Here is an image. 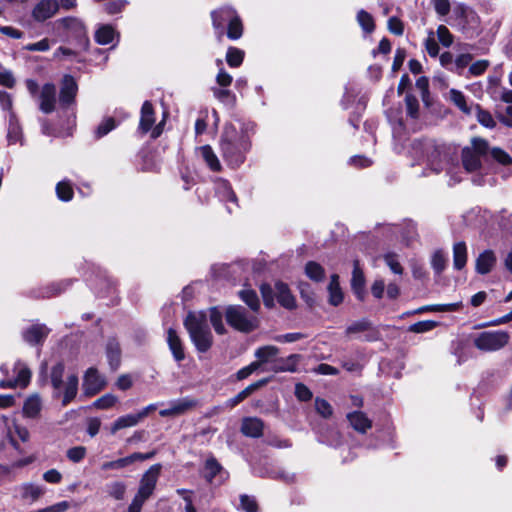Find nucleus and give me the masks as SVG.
I'll return each mask as SVG.
<instances>
[{
	"instance_id": "obj_46",
	"label": "nucleus",
	"mask_w": 512,
	"mask_h": 512,
	"mask_svg": "<svg viewBox=\"0 0 512 512\" xmlns=\"http://www.w3.org/2000/svg\"><path fill=\"white\" fill-rule=\"evenodd\" d=\"M462 307V302L448 303V304H436L426 307H422L418 312L432 311V312H453L458 311Z\"/></svg>"
},
{
	"instance_id": "obj_16",
	"label": "nucleus",
	"mask_w": 512,
	"mask_h": 512,
	"mask_svg": "<svg viewBox=\"0 0 512 512\" xmlns=\"http://www.w3.org/2000/svg\"><path fill=\"white\" fill-rule=\"evenodd\" d=\"M56 105V86L52 83H46L42 86L39 96V109L49 114L54 111Z\"/></svg>"
},
{
	"instance_id": "obj_33",
	"label": "nucleus",
	"mask_w": 512,
	"mask_h": 512,
	"mask_svg": "<svg viewBox=\"0 0 512 512\" xmlns=\"http://www.w3.org/2000/svg\"><path fill=\"white\" fill-rule=\"evenodd\" d=\"M365 278L362 270L359 268L358 262L355 261L352 273L351 286L357 298L362 300L364 295Z\"/></svg>"
},
{
	"instance_id": "obj_57",
	"label": "nucleus",
	"mask_w": 512,
	"mask_h": 512,
	"mask_svg": "<svg viewBox=\"0 0 512 512\" xmlns=\"http://www.w3.org/2000/svg\"><path fill=\"white\" fill-rule=\"evenodd\" d=\"M406 110L407 114L411 118H416L418 116L419 103L416 97L412 95H406L405 97Z\"/></svg>"
},
{
	"instance_id": "obj_55",
	"label": "nucleus",
	"mask_w": 512,
	"mask_h": 512,
	"mask_svg": "<svg viewBox=\"0 0 512 512\" xmlns=\"http://www.w3.org/2000/svg\"><path fill=\"white\" fill-rule=\"evenodd\" d=\"M116 127L115 121L113 118L104 119L97 127L95 134L97 138L104 137L110 131H112Z\"/></svg>"
},
{
	"instance_id": "obj_5",
	"label": "nucleus",
	"mask_w": 512,
	"mask_h": 512,
	"mask_svg": "<svg viewBox=\"0 0 512 512\" xmlns=\"http://www.w3.org/2000/svg\"><path fill=\"white\" fill-rule=\"evenodd\" d=\"M212 24L218 38L223 37L225 28L227 37L231 40L239 39L243 34L241 18L236 10L230 6H223L211 12Z\"/></svg>"
},
{
	"instance_id": "obj_21",
	"label": "nucleus",
	"mask_w": 512,
	"mask_h": 512,
	"mask_svg": "<svg viewBox=\"0 0 512 512\" xmlns=\"http://www.w3.org/2000/svg\"><path fill=\"white\" fill-rule=\"evenodd\" d=\"M264 423L257 417H247L242 420L241 431L245 436L258 438L263 434Z\"/></svg>"
},
{
	"instance_id": "obj_3",
	"label": "nucleus",
	"mask_w": 512,
	"mask_h": 512,
	"mask_svg": "<svg viewBox=\"0 0 512 512\" xmlns=\"http://www.w3.org/2000/svg\"><path fill=\"white\" fill-rule=\"evenodd\" d=\"M253 127L243 125L238 130L232 124L225 126L221 136L220 147L224 160L232 168H237L245 161V155L251 148L250 134Z\"/></svg>"
},
{
	"instance_id": "obj_1",
	"label": "nucleus",
	"mask_w": 512,
	"mask_h": 512,
	"mask_svg": "<svg viewBox=\"0 0 512 512\" xmlns=\"http://www.w3.org/2000/svg\"><path fill=\"white\" fill-rule=\"evenodd\" d=\"M208 317L217 334L226 332L223 324V314L216 308H210L208 315L206 312H191L186 317L184 324L189 332L191 341L199 352H207L213 343V336L208 325Z\"/></svg>"
},
{
	"instance_id": "obj_60",
	"label": "nucleus",
	"mask_w": 512,
	"mask_h": 512,
	"mask_svg": "<svg viewBox=\"0 0 512 512\" xmlns=\"http://www.w3.org/2000/svg\"><path fill=\"white\" fill-rule=\"evenodd\" d=\"M472 56L470 54H461L454 61V71L462 74V71L470 64Z\"/></svg>"
},
{
	"instance_id": "obj_45",
	"label": "nucleus",
	"mask_w": 512,
	"mask_h": 512,
	"mask_svg": "<svg viewBox=\"0 0 512 512\" xmlns=\"http://www.w3.org/2000/svg\"><path fill=\"white\" fill-rule=\"evenodd\" d=\"M357 22L366 33H371L375 29L372 15L363 9L357 13Z\"/></svg>"
},
{
	"instance_id": "obj_28",
	"label": "nucleus",
	"mask_w": 512,
	"mask_h": 512,
	"mask_svg": "<svg viewBox=\"0 0 512 512\" xmlns=\"http://www.w3.org/2000/svg\"><path fill=\"white\" fill-rule=\"evenodd\" d=\"M42 409V400L38 394L30 395L24 402L23 415L28 418H37Z\"/></svg>"
},
{
	"instance_id": "obj_62",
	"label": "nucleus",
	"mask_w": 512,
	"mask_h": 512,
	"mask_svg": "<svg viewBox=\"0 0 512 512\" xmlns=\"http://www.w3.org/2000/svg\"><path fill=\"white\" fill-rule=\"evenodd\" d=\"M240 508L243 512H257V503L254 498L242 495L240 497Z\"/></svg>"
},
{
	"instance_id": "obj_22",
	"label": "nucleus",
	"mask_w": 512,
	"mask_h": 512,
	"mask_svg": "<svg viewBox=\"0 0 512 512\" xmlns=\"http://www.w3.org/2000/svg\"><path fill=\"white\" fill-rule=\"evenodd\" d=\"M49 334V329L45 325L36 324L29 327L23 333L24 340L32 345L41 343Z\"/></svg>"
},
{
	"instance_id": "obj_27",
	"label": "nucleus",
	"mask_w": 512,
	"mask_h": 512,
	"mask_svg": "<svg viewBox=\"0 0 512 512\" xmlns=\"http://www.w3.org/2000/svg\"><path fill=\"white\" fill-rule=\"evenodd\" d=\"M449 100L465 115L473 114V106L472 104H468L466 96L457 89L449 90Z\"/></svg>"
},
{
	"instance_id": "obj_31",
	"label": "nucleus",
	"mask_w": 512,
	"mask_h": 512,
	"mask_svg": "<svg viewBox=\"0 0 512 512\" xmlns=\"http://www.w3.org/2000/svg\"><path fill=\"white\" fill-rule=\"evenodd\" d=\"M328 293H329V303L333 306H338L343 301V292L339 285V276L337 274H333L331 276L329 285H328Z\"/></svg>"
},
{
	"instance_id": "obj_18",
	"label": "nucleus",
	"mask_w": 512,
	"mask_h": 512,
	"mask_svg": "<svg viewBox=\"0 0 512 512\" xmlns=\"http://www.w3.org/2000/svg\"><path fill=\"white\" fill-rule=\"evenodd\" d=\"M216 194L221 201L227 204V210L229 213L233 212V207L238 206L237 197L228 181L222 179L217 181Z\"/></svg>"
},
{
	"instance_id": "obj_48",
	"label": "nucleus",
	"mask_w": 512,
	"mask_h": 512,
	"mask_svg": "<svg viewBox=\"0 0 512 512\" xmlns=\"http://www.w3.org/2000/svg\"><path fill=\"white\" fill-rule=\"evenodd\" d=\"M424 46L430 57H437L439 55V45L435 37V33L430 30L428 36L424 41Z\"/></svg>"
},
{
	"instance_id": "obj_34",
	"label": "nucleus",
	"mask_w": 512,
	"mask_h": 512,
	"mask_svg": "<svg viewBox=\"0 0 512 512\" xmlns=\"http://www.w3.org/2000/svg\"><path fill=\"white\" fill-rule=\"evenodd\" d=\"M118 37L117 32L111 25H101L95 32V41L100 45H107Z\"/></svg>"
},
{
	"instance_id": "obj_43",
	"label": "nucleus",
	"mask_w": 512,
	"mask_h": 512,
	"mask_svg": "<svg viewBox=\"0 0 512 512\" xmlns=\"http://www.w3.org/2000/svg\"><path fill=\"white\" fill-rule=\"evenodd\" d=\"M477 121L486 128H494L496 122L489 111L482 109L479 105H475L473 108Z\"/></svg>"
},
{
	"instance_id": "obj_20",
	"label": "nucleus",
	"mask_w": 512,
	"mask_h": 512,
	"mask_svg": "<svg viewBox=\"0 0 512 512\" xmlns=\"http://www.w3.org/2000/svg\"><path fill=\"white\" fill-rule=\"evenodd\" d=\"M77 84L74 80V78L70 75H66L63 78L62 86L60 90V103L63 106H69L74 102V99L77 94Z\"/></svg>"
},
{
	"instance_id": "obj_14",
	"label": "nucleus",
	"mask_w": 512,
	"mask_h": 512,
	"mask_svg": "<svg viewBox=\"0 0 512 512\" xmlns=\"http://www.w3.org/2000/svg\"><path fill=\"white\" fill-rule=\"evenodd\" d=\"M196 406V401L191 398H181L169 402V407L159 411L161 417H174L186 413Z\"/></svg>"
},
{
	"instance_id": "obj_36",
	"label": "nucleus",
	"mask_w": 512,
	"mask_h": 512,
	"mask_svg": "<svg viewBox=\"0 0 512 512\" xmlns=\"http://www.w3.org/2000/svg\"><path fill=\"white\" fill-rule=\"evenodd\" d=\"M267 383V380H260L256 383H253L249 386H247L245 389L240 391L237 395H235L233 398H230L226 402V406L232 408L236 405H238L240 402L245 400L249 395H251L256 389L260 388L264 384Z\"/></svg>"
},
{
	"instance_id": "obj_56",
	"label": "nucleus",
	"mask_w": 512,
	"mask_h": 512,
	"mask_svg": "<svg viewBox=\"0 0 512 512\" xmlns=\"http://www.w3.org/2000/svg\"><path fill=\"white\" fill-rule=\"evenodd\" d=\"M437 38L441 44L445 47H450L453 43V36L444 25H440L437 28Z\"/></svg>"
},
{
	"instance_id": "obj_50",
	"label": "nucleus",
	"mask_w": 512,
	"mask_h": 512,
	"mask_svg": "<svg viewBox=\"0 0 512 512\" xmlns=\"http://www.w3.org/2000/svg\"><path fill=\"white\" fill-rule=\"evenodd\" d=\"M214 97L224 104H233L235 101L234 94L227 88H212Z\"/></svg>"
},
{
	"instance_id": "obj_12",
	"label": "nucleus",
	"mask_w": 512,
	"mask_h": 512,
	"mask_svg": "<svg viewBox=\"0 0 512 512\" xmlns=\"http://www.w3.org/2000/svg\"><path fill=\"white\" fill-rule=\"evenodd\" d=\"M106 386L105 377L97 369L91 367L86 370L83 377V391L86 396H94Z\"/></svg>"
},
{
	"instance_id": "obj_25",
	"label": "nucleus",
	"mask_w": 512,
	"mask_h": 512,
	"mask_svg": "<svg viewBox=\"0 0 512 512\" xmlns=\"http://www.w3.org/2000/svg\"><path fill=\"white\" fill-rule=\"evenodd\" d=\"M7 142L9 145L22 142V128L14 112H11L8 118Z\"/></svg>"
},
{
	"instance_id": "obj_44",
	"label": "nucleus",
	"mask_w": 512,
	"mask_h": 512,
	"mask_svg": "<svg viewBox=\"0 0 512 512\" xmlns=\"http://www.w3.org/2000/svg\"><path fill=\"white\" fill-rule=\"evenodd\" d=\"M305 273L307 277L316 282L322 281L325 276L322 266L314 261H310L306 264Z\"/></svg>"
},
{
	"instance_id": "obj_35",
	"label": "nucleus",
	"mask_w": 512,
	"mask_h": 512,
	"mask_svg": "<svg viewBox=\"0 0 512 512\" xmlns=\"http://www.w3.org/2000/svg\"><path fill=\"white\" fill-rule=\"evenodd\" d=\"M467 263V246L465 242L460 241L453 246V265L457 270H461Z\"/></svg>"
},
{
	"instance_id": "obj_52",
	"label": "nucleus",
	"mask_w": 512,
	"mask_h": 512,
	"mask_svg": "<svg viewBox=\"0 0 512 512\" xmlns=\"http://www.w3.org/2000/svg\"><path fill=\"white\" fill-rule=\"evenodd\" d=\"M384 261L394 274L401 275L403 273V268L399 262V257L397 254L391 252L385 254Z\"/></svg>"
},
{
	"instance_id": "obj_29",
	"label": "nucleus",
	"mask_w": 512,
	"mask_h": 512,
	"mask_svg": "<svg viewBox=\"0 0 512 512\" xmlns=\"http://www.w3.org/2000/svg\"><path fill=\"white\" fill-rule=\"evenodd\" d=\"M167 342H168L169 348L173 354L174 359L178 362L182 361L185 358L182 343H181V340L178 337L176 331L173 330L172 328L168 329Z\"/></svg>"
},
{
	"instance_id": "obj_4",
	"label": "nucleus",
	"mask_w": 512,
	"mask_h": 512,
	"mask_svg": "<svg viewBox=\"0 0 512 512\" xmlns=\"http://www.w3.org/2000/svg\"><path fill=\"white\" fill-rule=\"evenodd\" d=\"M64 371V363L57 362L51 367L49 381L52 387V398L61 400L62 406H67L78 393L79 379L76 374H70L64 380Z\"/></svg>"
},
{
	"instance_id": "obj_10",
	"label": "nucleus",
	"mask_w": 512,
	"mask_h": 512,
	"mask_svg": "<svg viewBox=\"0 0 512 512\" xmlns=\"http://www.w3.org/2000/svg\"><path fill=\"white\" fill-rule=\"evenodd\" d=\"M155 123L154 109L149 101H145L141 108V116L139 122V130L142 133L151 131V137L156 139L162 133V122L153 128Z\"/></svg>"
},
{
	"instance_id": "obj_64",
	"label": "nucleus",
	"mask_w": 512,
	"mask_h": 512,
	"mask_svg": "<svg viewBox=\"0 0 512 512\" xmlns=\"http://www.w3.org/2000/svg\"><path fill=\"white\" fill-rule=\"evenodd\" d=\"M69 508L70 503L68 501H61L35 512H66Z\"/></svg>"
},
{
	"instance_id": "obj_58",
	"label": "nucleus",
	"mask_w": 512,
	"mask_h": 512,
	"mask_svg": "<svg viewBox=\"0 0 512 512\" xmlns=\"http://www.w3.org/2000/svg\"><path fill=\"white\" fill-rule=\"evenodd\" d=\"M491 156L499 164L510 165L512 163V158L510 155L500 148L491 149Z\"/></svg>"
},
{
	"instance_id": "obj_41",
	"label": "nucleus",
	"mask_w": 512,
	"mask_h": 512,
	"mask_svg": "<svg viewBox=\"0 0 512 512\" xmlns=\"http://www.w3.org/2000/svg\"><path fill=\"white\" fill-rule=\"evenodd\" d=\"M239 295L242 301L245 302L252 310V313L255 314L260 307V301L257 293L252 289H244L240 291Z\"/></svg>"
},
{
	"instance_id": "obj_32",
	"label": "nucleus",
	"mask_w": 512,
	"mask_h": 512,
	"mask_svg": "<svg viewBox=\"0 0 512 512\" xmlns=\"http://www.w3.org/2000/svg\"><path fill=\"white\" fill-rule=\"evenodd\" d=\"M278 354L279 349L273 345L262 346L255 351V357L259 359L262 364L272 363V365H274L278 360Z\"/></svg>"
},
{
	"instance_id": "obj_38",
	"label": "nucleus",
	"mask_w": 512,
	"mask_h": 512,
	"mask_svg": "<svg viewBox=\"0 0 512 512\" xmlns=\"http://www.w3.org/2000/svg\"><path fill=\"white\" fill-rule=\"evenodd\" d=\"M106 354L111 368L116 370L120 365L121 351L119 343L115 339H111L107 342Z\"/></svg>"
},
{
	"instance_id": "obj_51",
	"label": "nucleus",
	"mask_w": 512,
	"mask_h": 512,
	"mask_svg": "<svg viewBox=\"0 0 512 512\" xmlns=\"http://www.w3.org/2000/svg\"><path fill=\"white\" fill-rule=\"evenodd\" d=\"M118 402V398L113 394H105L98 398L94 403L93 407L101 410L112 408Z\"/></svg>"
},
{
	"instance_id": "obj_49",
	"label": "nucleus",
	"mask_w": 512,
	"mask_h": 512,
	"mask_svg": "<svg viewBox=\"0 0 512 512\" xmlns=\"http://www.w3.org/2000/svg\"><path fill=\"white\" fill-rule=\"evenodd\" d=\"M437 325L438 323L433 320L419 321L410 325L408 331L413 333H425L433 330Z\"/></svg>"
},
{
	"instance_id": "obj_23",
	"label": "nucleus",
	"mask_w": 512,
	"mask_h": 512,
	"mask_svg": "<svg viewBox=\"0 0 512 512\" xmlns=\"http://www.w3.org/2000/svg\"><path fill=\"white\" fill-rule=\"evenodd\" d=\"M496 264V256L492 250L483 251L476 259V272L482 275L489 273Z\"/></svg>"
},
{
	"instance_id": "obj_8",
	"label": "nucleus",
	"mask_w": 512,
	"mask_h": 512,
	"mask_svg": "<svg viewBox=\"0 0 512 512\" xmlns=\"http://www.w3.org/2000/svg\"><path fill=\"white\" fill-rule=\"evenodd\" d=\"M509 341L505 331H486L476 336L474 345L482 351L490 352L503 348Z\"/></svg>"
},
{
	"instance_id": "obj_19",
	"label": "nucleus",
	"mask_w": 512,
	"mask_h": 512,
	"mask_svg": "<svg viewBox=\"0 0 512 512\" xmlns=\"http://www.w3.org/2000/svg\"><path fill=\"white\" fill-rule=\"evenodd\" d=\"M19 497L29 503H34L45 493V488L34 483H23L16 487Z\"/></svg>"
},
{
	"instance_id": "obj_30",
	"label": "nucleus",
	"mask_w": 512,
	"mask_h": 512,
	"mask_svg": "<svg viewBox=\"0 0 512 512\" xmlns=\"http://www.w3.org/2000/svg\"><path fill=\"white\" fill-rule=\"evenodd\" d=\"M299 355L292 354L287 358L278 359L270 370L273 372H295L297 370V363Z\"/></svg>"
},
{
	"instance_id": "obj_17",
	"label": "nucleus",
	"mask_w": 512,
	"mask_h": 512,
	"mask_svg": "<svg viewBox=\"0 0 512 512\" xmlns=\"http://www.w3.org/2000/svg\"><path fill=\"white\" fill-rule=\"evenodd\" d=\"M154 455L153 452L149 453H133L127 457H123L114 461L105 462L101 465V469L106 470H112V469H122L124 467H127L131 465L132 463L136 461H144L152 458Z\"/></svg>"
},
{
	"instance_id": "obj_26",
	"label": "nucleus",
	"mask_w": 512,
	"mask_h": 512,
	"mask_svg": "<svg viewBox=\"0 0 512 512\" xmlns=\"http://www.w3.org/2000/svg\"><path fill=\"white\" fill-rule=\"evenodd\" d=\"M275 294L278 302L287 309H293L296 305L295 298L291 294L288 286L282 282L275 284Z\"/></svg>"
},
{
	"instance_id": "obj_53",
	"label": "nucleus",
	"mask_w": 512,
	"mask_h": 512,
	"mask_svg": "<svg viewBox=\"0 0 512 512\" xmlns=\"http://www.w3.org/2000/svg\"><path fill=\"white\" fill-rule=\"evenodd\" d=\"M431 265L437 274L442 273L446 267V257L441 250H437L433 253L431 259Z\"/></svg>"
},
{
	"instance_id": "obj_15",
	"label": "nucleus",
	"mask_w": 512,
	"mask_h": 512,
	"mask_svg": "<svg viewBox=\"0 0 512 512\" xmlns=\"http://www.w3.org/2000/svg\"><path fill=\"white\" fill-rule=\"evenodd\" d=\"M59 9L57 0H40L32 11V16L37 22H43L53 17Z\"/></svg>"
},
{
	"instance_id": "obj_61",
	"label": "nucleus",
	"mask_w": 512,
	"mask_h": 512,
	"mask_svg": "<svg viewBox=\"0 0 512 512\" xmlns=\"http://www.w3.org/2000/svg\"><path fill=\"white\" fill-rule=\"evenodd\" d=\"M86 455V448L83 446H76L73 448H70L67 451V457L69 460H71L74 463L80 462Z\"/></svg>"
},
{
	"instance_id": "obj_37",
	"label": "nucleus",
	"mask_w": 512,
	"mask_h": 512,
	"mask_svg": "<svg viewBox=\"0 0 512 512\" xmlns=\"http://www.w3.org/2000/svg\"><path fill=\"white\" fill-rule=\"evenodd\" d=\"M198 151H199L201 157L203 158V160L205 161V163L207 164V166L212 171L217 172V171L221 170L220 161H219L217 155L214 153V151L212 150V148L209 145L201 146L198 149Z\"/></svg>"
},
{
	"instance_id": "obj_9",
	"label": "nucleus",
	"mask_w": 512,
	"mask_h": 512,
	"mask_svg": "<svg viewBox=\"0 0 512 512\" xmlns=\"http://www.w3.org/2000/svg\"><path fill=\"white\" fill-rule=\"evenodd\" d=\"M58 24L62 26L68 33V36L74 38L77 45L86 50L89 46V38L87 36L86 28L83 22L74 17L62 18L58 21Z\"/></svg>"
},
{
	"instance_id": "obj_11",
	"label": "nucleus",
	"mask_w": 512,
	"mask_h": 512,
	"mask_svg": "<svg viewBox=\"0 0 512 512\" xmlns=\"http://www.w3.org/2000/svg\"><path fill=\"white\" fill-rule=\"evenodd\" d=\"M161 472V465L154 464L152 465L142 476L140 480L139 489L137 492V496L140 498L147 500L154 492L156 487L158 478Z\"/></svg>"
},
{
	"instance_id": "obj_7",
	"label": "nucleus",
	"mask_w": 512,
	"mask_h": 512,
	"mask_svg": "<svg viewBox=\"0 0 512 512\" xmlns=\"http://www.w3.org/2000/svg\"><path fill=\"white\" fill-rule=\"evenodd\" d=\"M488 151V143L479 138L472 140L471 146L462 150V162L467 172H475L481 167V158Z\"/></svg>"
},
{
	"instance_id": "obj_13",
	"label": "nucleus",
	"mask_w": 512,
	"mask_h": 512,
	"mask_svg": "<svg viewBox=\"0 0 512 512\" xmlns=\"http://www.w3.org/2000/svg\"><path fill=\"white\" fill-rule=\"evenodd\" d=\"M204 477L211 484H221L229 475L214 457H209L205 461Z\"/></svg>"
},
{
	"instance_id": "obj_6",
	"label": "nucleus",
	"mask_w": 512,
	"mask_h": 512,
	"mask_svg": "<svg viewBox=\"0 0 512 512\" xmlns=\"http://www.w3.org/2000/svg\"><path fill=\"white\" fill-rule=\"evenodd\" d=\"M227 323L240 332L253 331L258 326V319L252 312L240 305L229 306L225 312Z\"/></svg>"
},
{
	"instance_id": "obj_63",
	"label": "nucleus",
	"mask_w": 512,
	"mask_h": 512,
	"mask_svg": "<svg viewBox=\"0 0 512 512\" xmlns=\"http://www.w3.org/2000/svg\"><path fill=\"white\" fill-rule=\"evenodd\" d=\"M488 66L489 62L487 60H478L470 65L469 73L473 76H480L486 71Z\"/></svg>"
},
{
	"instance_id": "obj_2",
	"label": "nucleus",
	"mask_w": 512,
	"mask_h": 512,
	"mask_svg": "<svg viewBox=\"0 0 512 512\" xmlns=\"http://www.w3.org/2000/svg\"><path fill=\"white\" fill-rule=\"evenodd\" d=\"M408 153L417 163H425L435 173L444 169L451 173L454 151L449 146L437 144L431 139H414L410 144Z\"/></svg>"
},
{
	"instance_id": "obj_47",
	"label": "nucleus",
	"mask_w": 512,
	"mask_h": 512,
	"mask_svg": "<svg viewBox=\"0 0 512 512\" xmlns=\"http://www.w3.org/2000/svg\"><path fill=\"white\" fill-rule=\"evenodd\" d=\"M244 59V51L230 47L227 50L226 61L230 67H239Z\"/></svg>"
},
{
	"instance_id": "obj_39",
	"label": "nucleus",
	"mask_w": 512,
	"mask_h": 512,
	"mask_svg": "<svg viewBox=\"0 0 512 512\" xmlns=\"http://www.w3.org/2000/svg\"><path fill=\"white\" fill-rule=\"evenodd\" d=\"M141 420L137 414H127L119 417L111 427V433L115 434L118 430L136 426Z\"/></svg>"
},
{
	"instance_id": "obj_40",
	"label": "nucleus",
	"mask_w": 512,
	"mask_h": 512,
	"mask_svg": "<svg viewBox=\"0 0 512 512\" xmlns=\"http://www.w3.org/2000/svg\"><path fill=\"white\" fill-rule=\"evenodd\" d=\"M14 371L17 374L16 378L14 379L17 386L26 387L30 382L31 371L21 361L15 363Z\"/></svg>"
},
{
	"instance_id": "obj_24",
	"label": "nucleus",
	"mask_w": 512,
	"mask_h": 512,
	"mask_svg": "<svg viewBox=\"0 0 512 512\" xmlns=\"http://www.w3.org/2000/svg\"><path fill=\"white\" fill-rule=\"evenodd\" d=\"M347 419L350 425L360 433H365L372 426V421L361 411L349 413Z\"/></svg>"
},
{
	"instance_id": "obj_59",
	"label": "nucleus",
	"mask_w": 512,
	"mask_h": 512,
	"mask_svg": "<svg viewBox=\"0 0 512 512\" xmlns=\"http://www.w3.org/2000/svg\"><path fill=\"white\" fill-rule=\"evenodd\" d=\"M315 408L324 418H329L333 413L331 405L324 399L317 398L315 400Z\"/></svg>"
},
{
	"instance_id": "obj_42",
	"label": "nucleus",
	"mask_w": 512,
	"mask_h": 512,
	"mask_svg": "<svg viewBox=\"0 0 512 512\" xmlns=\"http://www.w3.org/2000/svg\"><path fill=\"white\" fill-rule=\"evenodd\" d=\"M56 194L59 200L68 202L72 200L74 191L69 180H62L56 185Z\"/></svg>"
},
{
	"instance_id": "obj_54",
	"label": "nucleus",
	"mask_w": 512,
	"mask_h": 512,
	"mask_svg": "<svg viewBox=\"0 0 512 512\" xmlns=\"http://www.w3.org/2000/svg\"><path fill=\"white\" fill-rule=\"evenodd\" d=\"M125 490H126L125 484L120 481L112 482L107 485L108 494L117 500H120L124 497Z\"/></svg>"
}]
</instances>
